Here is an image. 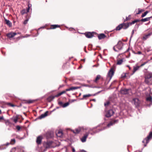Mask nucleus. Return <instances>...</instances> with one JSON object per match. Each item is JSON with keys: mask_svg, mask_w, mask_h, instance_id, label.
Segmentation results:
<instances>
[{"mask_svg": "<svg viewBox=\"0 0 152 152\" xmlns=\"http://www.w3.org/2000/svg\"><path fill=\"white\" fill-rule=\"evenodd\" d=\"M145 82L148 85L152 84V73L147 72L145 76Z\"/></svg>", "mask_w": 152, "mask_h": 152, "instance_id": "obj_1", "label": "nucleus"}, {"mask_svg": "<svg viewBox=\"0 0 152 152\" xmlns=\"http://www.w3.org/2000/svg\"><path fill=\"white\" fill-rule=\"evenodd\" d=\"M85 130L87 131V132L83 136L81 139V140L83 142H85L86 141V139L89 134L91 131L94 130L93 129L87 128H85Z\"/></svg>", "mask_w": 152, "mask_h": 152, "instance_id": "obj_2", "label": "nucleus"}, {"mask_svg": "<svg viewBox=\"0 0 152 152\" xmlns=\"http://www.w3.org/2000/svg\"><path fill=\"white\" fill-rule=\"evenodd\" d=\"M122 43L121 41H119L117 44L114 46L113 49L115 51H118L121 50L122 48Z\"/></svg>", "mask_w": 152, "mask_h": 152, "instance_id": "obj_3", "label": "nucleus"}, {"mask_svg": "<svg viewBox=\"0 0 152 152\" xmlns=\"http://www.w3.org/2000/svg\"><path fill=\"white\" fill-rule=\"evenodd\" d=\"M152 138V132H151L149 134V135L147 137L144 139L142 141V142L145 143L146 142V143H148L150 140Z\"/></svg>", "mask_w": 152, "mask_h": 152, "instance_id": "obj_4", "label": "nucleus"}, {"mask_svg": "<svg viewBox=\"0 0 152 152\" xmlns=\"http://www.w3.org/2000/svg\"><path fill=\"white\" fill-rule=\"evenodd\" d=\"M85 128H84L83 127H79L77 128L75 130H72V132L75 134H77L80 131H83L85 132Z\"/></svg>", "mask_w": 152, "mask_h": 152, "instance_id": "obj_5", "label": "nucleus"}, {"mask_svg": "<svg viewBox=\"0 0 152 152\" xmlns=\"http://www.w3.org/2000/svg\"><path fill=\"white\" fill-rule=\"evenodd\" d=\"M114 74V69L111 68L108 72L107 77H109L110 80Z\"/></svg>", "mask_w": 152, "mask_h": 152, "instance_id": "obj_6", "label": "nucleus"}, {"mask_svg": "<svg viewBox=\"0 0 152 152\" xmlns=\"http://www.w3.org/2000/svg\"><path fill=\"white\" fill-rule=\"evenodd\" d=\"M66 91V90L65 91H62V92L59 93L57 95H56L54 96H51L49 97V98H48V99H53L55 97H58V96L61 95L65 93Z\"/></svg>", "mask_w": 152, "mask_h": 152, "instance_id": "obj_7", "label": "nucleus"}, {"mask_svg": "<svg viewBox=\"0 0 152 152\" xmlns=\"http://www.w3.org/2000/svg\"><path fill=\"white\" fill-rule=\"evenodd\" d=\"M114 113L112 110H110L106 112L105 116L107 117H109L112 115Z\"/></svg>", "mask_w": 152, "mask_h": 152, "instance_id": "obj_8", "label": "nucleus"}, {"mask_svg": "<svg viewBox=\"0 0 152 152\" xmlns=\"http://www.w3.org/2000/svg\"><path fill=\"white\" fill-rule=\"evenodd\" d=\"M132 102L133 104H134L136 107H137L139 106V105L140 101L137 98H134L133 99Z\"/></svg>", "mask_w": 152, "mask_h": 152, "instance_id": "obj_9", "label": "nucleus"}, {"mask_svg": "<svg viewBox=\"0 0 152 152\" xmlns=\"http://www.w3.org/2000/svg\"><path fill=\"white\" fill-rule=\"evenodd\" d=\"M147 105L150 106L152 104V97L151 96H149L146 99Z\"/></svg>", "mask_w": 152, "mask_h": 152, "instance_id": "obj_10", "label": "nucleus"}, {"mask_svg": "<svg viewBox=\"0 0 152 152\" xmlns=\"http://www.w3.org/2000/svg\"><path fill=\"white\" fill-rule=\"evenodd\" d=\"M48 111H46L44 114H42L41 115L39 116L38 117V118L41 119L45 118L48 115Z\"/></svg>", "mask_w": 152, "mask_h": 152, "instance_id": "obj_11", "label": "nucleus"}, {"mask_svg": "<svg viewBox=\"0 0 152 152\" xmlns=\"http://www.w3.org/2000/svg\"><path fill=\"white\" fill-rule=\"evenodd\" d=\"M17 34L14 32H11L7 34V36L9 38H12L14 37Z\"/></svg>", "mask_w": 152, "mask_h": 152, "instance_id": "obj_12", "label": "nucleus"}, {"mask_svg": "<svg viewBox=\"0 0 152 152\" xmlns=\"http://www.w3.org/2000/svg\"><path fill=\"white\" fill-rule=\"evenodd\" d=\"M118 122V120H114V121H111L107 125V126L108 127H109L110 126L114 124H115L117 123Z\"/></svg>", "mask_w": 152, "mask_h": 152, "instance_id": "obj_13", "label": "nucleus"}, {"mask_svg": "<svg viewBox=\"0 0 152 152\" xmlns=\"http://www.w3.org/2000/svg\"><path fill=\"white\" fill-rule=\"evenodd\" d=\"M80 87H71L69 88L66 89V91H73L77 89L80 88Z\"/></svg>", "mask_w": 152, "mask_h": 152, "instance_id": "obj_14", "label": "nucleus"}, {"mask_svg": "<svg viewBox=\"0 0 152 152\" xmlns=\"http://www.w3.org/2000/svg\"><path fill=\"white\" fill-rule=\"evenodd\" d=\"M129 89H122L121 91V93L124 94H126L128 93V91Z\"/></svg>", "mask_w": 152, "mask_h": 152, "instance_id": "obj_15", "label": "nucleus"}, {"mask_svg": "<svg viewBox=\"0 0 152 152\" xmlns=\"http://www.w3.org/2000/svg\"><path fill=\"white\" fill-rule=\"evenodd\" d=\"M42 140V137L41 136H39L37 138L36 142L37 144H40L41 143Z\"/></svg>", "mask_w": 152, "mask_h": 152, "instance_id": "obj_16", "label": "nucleus"}, {"mask_svg": "<svg viewBox=\"0 0 152 152\" xmlns=\"http://www.w3.org/2000/svg\"><path fill=\"white\" fill-rule=\"evenodd\" d=\"M122 26V28L124 29H126L129 26V23H123L121 24Z\"/></svg>", "mask_w": 152, "mask_h": 152, "instance_id": "obj_17", "label": "nucleus"}, {"mask_svg": "<svg viewBox=\"0 0 152 152\" xmlns=\"http://www.w3.org/2000/svg\"><path fill=\"white\" fill-rule=\"evenodd\" d=\"M85 36L88 38H91L93 36L92 34L90 32H88L86 34H85Z\"/></svg>", "mask_w": 152, "mask_h": 152, "instance_id": "obj_18", "label": "nucleus"}, {"mask_svg": "<svg viewBox=\"0 0 152 152\" xmlns=\"http://www.w3.org/2000/svg\"><path fill=\"white\" fill-rule=\"evenodd\" d=\"M92 95L91 94H88L84 95L83 96V98L80 99L81 100H83L84 99H86L87 98L89 97Z\"/></svg>", "mask_w": 152, "mask_h": 152, "instance_id": "obj_19", "label": "nucleus"}, {"mask_svg": "<svg viewBox=\"0 0 152 152\" xmlns=\"http://www.w3.org/2000/svg\"><path fill=\"white\" fill-rule=\"evenodd\" d=\"M140 68V66H134L133 67V73L132 75L137 70H138Z\"/></svg>", "mask_w": 152, "mask_h": 152, "instance_id": "obj_20", "label": "nucleus"}, {"mask_svg": "<svg viewBox=\"0 0 152 152\" xmlns=\"http://www.w3.org/2000/svg\"><path fill=\"white\" fill-rule=\"evenodd\" d=\"M105 37V35L103 34H100L98 36V37L99 39H101L104 38Z\"/></svg>", "mask_w": 152, "mask_h": 152, "instance_id": "obj_21", "label": "nucleus"}, {"mask_svg": "<svg viewBox=\"0 0 152 152\" xmlns=\"http://www.w3.org/2000/svg\"><path fill=\"white\" fill-rule=\"evenodd\" d=\"M58 137H61L62 136L63 133L61 131H59L56 134Z\"/></svg>", "mask_w": 152, "mask_h": 152, "instance_id": "obj_22", "label": "nucleus"}, {"mask_svg": "<svg viewBox=\"0 0 152 152\" xmlns=\"http://www.w3.org/2000/svg\"><path fill=\"white\" fill-rule=\"evenodd\" d=\"M5 21L6 24L7 25L10 26V27L12 26V23L10 20H7V19H5Z\"/></svg>", "mask_w": 152, "mask_h": 152, "instance_id": "obj_23", "label": "nucleus"}, {"mask_svg": "<svg viewBox=\"0 0 152 152\" xmlns=\"http://www.w3.org/2000/svg\"><path fill=\"white\" fill-rule=\"evenodd\" d=\"M123 62V59H120V60H117V65H120Z\"/></svg>", "mask_w": 152, "mask_h": 152, "instance_id": "obj_24", "label": "nucleus"}, {"mask_svg": "<svg viewBox=\"0 0 152 152\" xmlns=\"http://www.w3.org/2000/svg\"><path fill=\"white\" fill-rule=\"evenodd\" d=\"M152 17H148L142 19L141 20V21L143 22H145L146 21H148L150 20V19L151 18H152Z\"/></svg>", "mask_w": 152, "mask_h": 152, "instance_id": "obj_25", "label": "nucleus"}, {"mask_svg": "<svg viewBox=\"0 0 152 152\" xmlns=\"http://www.w3.org/2000/svg\"><path fill=\"white\" fill-rule=\"evenodd\" d=\"M122 28V24H121L118 25L116 28V30H120Z\"/></svg>", "mask_w": 152, "mask_h": 152, "instance_id": "obj_26", "label": "nucleus"}, {"mask_svg": "<svg viewBox=\"0 0 152 152\" xmlns=\"http://www.w3.org/2000/svg\"><path fill=\"white\" fill-rule=\"evenodd\" d=\"M101 77V76L99 75H98L97 76L95 79L94 80V82L96 83L97 80H98Z\"/></svg>", "mask_w": 152, "mask_h": 152, "instance_id": "obj_27", "label": "nucleus"}, {"mask_svg": "<svg viewBox=\"0 0 152 152\" xmlns=\"http://www.w3.org/2000/svg\"><path fill=\"white\" fill-rule=\"evenodd\" d=\"M51 28L52 29H55L57 27H60V26L57 25H53L51 26Z\"/></svg>", "mask_w": 152, "mask_h": 152, "instance_id": "obj_28", "label": "nucleus"}, {"mask_svg": "<svg viewBox=\"0 0 152 152\" xmlns=\"http://www.w3.org/2000/svg\"><path fill=\"white\" fill-rule=\"evenodd\" d=\"M151 35V34H148L147 35H145L143 37V38L145 39H146L148 37L150 36Z\"/></svg>", "mask_w": 152, "mask_h": 152, "instance_id": "obj_29", "label": "nucleus"}, {"mask_svg": "<svg viewBox=\"0 0 152 152\" xmlns=\"http://www.w3.org/2000/svg\"><path fill=\"white\" fill-rule=\"evenodd\" d=\"M69 104V102H66L63 105V107L64 108L68 106Z\"/></svg>", "mask_w": 152, "mask_h": 152, "instance_id": "obj_30", "label": "nucleus"}, {"mask_svg": "<svg viewBox=\"0 0 152 152\" xmlns=\"http://www.w3.org/2000/svg\"><path fill=\"white\" fill-rule=\"evenodd\" d=\"M15 140L14 139H12L11 140L10 144H13L15 143Z\"/></svg>", "mask_w": 152, "mask_h": 152, "instance_id": "obj_31", "label": "nucleus"}, {"mask_svg": "<svg viewBox=\"0 0 152 152\" xmlns=\"http://www.w3.org/2000/svg\"><path fill=\"white\" fill-rule=\"evenodd\" d=\"M148 13V11H146L144 13L142 14L141 17H144L147 14V13Z\"/></svg>", "mask_w": 152, "mask_h": 152, "instance_id": "obj_32", "label": "nucleus"}, {"mask_svg": "<svg viewBox=\"0 0 152 152\" xmlns=\"http://www.w3.org/2000/svg\"><path fill=\"white\" fill-rule=\"evenodd\" d=\"M34 102V100H28L27 101V102L28 103H31L33 102Z\"/></svg>", "mask_w": 152, "mask_h": 152, "instance_id": "obj_33", "label": "nucleus"}, {"mask_svg": "<svg viewBox=\"0 0 152 152\" xmlns=\"http://www.w3.org/2000/svg\"><path fill=\"white\" fill-rule=\"evenodd\" d=\"M126 74L125 73H123L121 75V78H124L126 76Z\"/></svg>", "mask_w": 152, "mask_h": 152, "instance_id": "obj_34", "label": "nucleus"}, {"mask_svg": "<svg viewBox=\"0 0 152 152\" xmlns=\"http://www.w3.org/2000/svg\"><path fill=\"white\" fill-rule=\"evenodd\" d=\"M26 12H26V10L25 9L23 10L21 12V13L22 14H24L25 13H26Z\"/></svg>", "mask_w": 152, "mask_h": 152, "instance_id": "obj_35", "label": "nucleus"}, {"mask_svg": "<svg viewBox=\"0 0 152 152\" xmlns=\"http://www.w3.org/2000/svg\"><path fill=\"white\" fill-rule=\"evenodd\" d=\"M18 119L17 117H16L14 119L13 121L15 123H16L17 122Z\"/></svg>", "mask_w": 152, "mask_h": 152, "instance_id": "obj_36", "label": "nucleus"}, {"mask_svg": "<svg viewBox=\"0 0 152 152\" xmlns=\"http://www.w3.org/2000/svg\"><path fill=\"white\" fill-rule=\"evenodd\" d=\"M16 128L19 131L21 129V127L19 126H16Z\"/></svg>", "mask_w": 152, "mask_h": 152, "instance_id": "obj_37", "label": "nucleus"}, {"mask_svg": "<svg viewBox=\"0 0 152 152\" xmlns=\"http://www.w3.org/2000/svg\"><path fill=\"white\" fill-rule=\"evenodd\" d=\"M47 146H46V148H48L50 147V143L48 142H47L46 143Z\"/></svg>", "mask_w": 152, "mask_h": 152, "instance_id": "obj_38", "label": "nucleus"}, {"mask_svg": "<svg viewBox=\"0 0 152 152\" xmlns=\"http://www.w3.org/2000/svg\"><path fill=\"white\" fill-rule=\"evenodd\" d=\"M137 20H134V21H132L131 24H134V23H135L136 22H137Z\"/></svg>", "mask_w": 152, "mask_h": 152, "instance_id": "obj_39", "label": "nucleus"}, {"mask_svg": "<svg viewBox=\"0 0 152 152\" xmlns=\"http://www.w3.org/2000/svg\"><path fill=\"white\" fill-rule=\"evenodd\" d=\"M58 104L60 105H61L63 107V105L64 104H63V103L62 102H58Z\"/></svg>", "mask_w": 152, "mask_h": 152, "instance_id": "obj_40", "label": "nucleus"}, {"mask_svg": "<svg viewBox=\"0 0 152 152\" xmlns=\"http://www.w3.org/2000/svg\"><path fill=\"white\" fill-rule=\"evenodd\" d=\"M28 21V19H27L26 20H25L24 22V24H26L27 23Z\"/></svg>", "mask_w": 152, "mask_h": 152, "instance_id": "obj_41", "label": "nucleus"}, {"mask_svg": "<svg viewBox=\"0 0 152 152\" xmlns=\"http://www.w3.org/2000/svg\"><path fill=\"white\" fill-rule=\"evenodd\" d=\"M109 104V102H107L106 103H104V105L105 106L108 105Z\"/></svg>", "mask_w": 152, "mask_h": 152, "instance_id": "obj_42", "label": "nucleus"}, {"mask_svg": "<svg viewBox=\"0 0 152 152\" xmlns=\"http://www.w3.org/2000/svg\"><path fill=\"white\" fill-rule=\"evenodd\" d=\"M30 8L28 7V9H27L26 10V12H29Z\"/></svg>", "mask_w": 152, "mask_h": 152, "instance_id": "obj_43", "label": "nucleus"}, {"mask_svg": "<svg viewBox=\"0 0 152 152\" xmlns=\"http://www.w3.org/2000/svg\"><path fill=\"white\" fill-rule=\"evenodd\" d=\"M136 54H142V52L141 51H138Z\"/></svg>", "mask_w": 152, "mask_h": 152, "instance_id": "obj_44", "label": "nucleus"}, {"mask_svg": "<svg viewBox=\"0 0 152 152\" xmlns=\"http://www.w3.org/2000/svg\"><path fill=\"white\" fill-rule=\"evenodd\" d=\"M69 30L70 31H74L75 30L73 28H69Z\"/></svg>", "mask_w": 152, "mask_h": 152, "instance_id": "obj_45", "label": "nucleus"}, {"mask_svg": "<svg viewBox=\"0 0 152 152\" xmlns=\"http://www.w3.org/2000/svg\"><path fill=\"white\" fill-rule=\"evenodd\" d=\"M141 11L140 10H139L138 12L137 13V14H138L141 13Z\"/></svg>", "mask_w": 152, "mask_h": 152, "instance_id": "obj_46", "label": "nucleus"}, {"mask_svg": "<svg viewBox=\"0 0 152 152\" xmlns=\"http://www.w3.org/2000/svg\"><path fill=\"white\" fill-rule=\"evenodd\" d=\"M80 151L81 152H87L86 151L83 150H80Z\"/></svg>", "mask_w": 152, "mask_h": 152, "instance_id": "obj_47", "label": "nucleus"}, {"mask_svg": "<svg viewBox=\"0 0 152 152\" xmlns=\"http://www.w3.org/2000/svg\"><path fill=\"white\" fill-rule=\"evenodd\" d=\"M72 151L73 152H75V150L74 148H73L72 149Z\"/></svg>", "mask_w": 152, "mask_h": 152, "instance_id": "obj_48", "label": "nucleus"}, {"mask_svg": "<svg viewBox=\"0 0 152 152\" xmlns=\"http://www.w3.org/2000/svg\"><path fill=\"white\" fill-rule=\"evenodd\" d=\"M146 63V62H145V63H143V64H142L141 65V66H143V65H145Z\"/></svg>", "mask_w": 152, "mask_h": 152, "instance_id": "obj_49", "label": "nucleus"}, {"mask_svg": "<svg viewBox=\"0 0 152 152\" xmlns=\"http://www.w3.org/2000/svg\"><path fill=\"white\" fill-rule=\"evenodd\" d=\"M127 66L129 67V70H130L131 69V67H130V66H129L127 65Z\"/></svg>", "mask_w": 152, "mask_h": 152, "instance_id": "obj_50", "label": "nucleus"}, {"mask_svg": "<svg viewBox=\"0 0 152 152\" xmlns=\"http://www.w3.org/2000/svg\"><path fill=\"white\" fill-rule=\"evenodd\" d=\"M31 6V4H28V7L30 8Z\"/></svg>", "mask_w": 152, "mask_h": 152, "instance_id": "obj_51", "label": "nucleus"}, {"mask_svg": "<svg viewBox=\"0 0 152 152\" xmlns=\"http://www.w3.org/2000/svg\"><path fill=\"white\" fill-rule=\"evenodd\" d=\"M95 132L94 133H91V135H93V134L94 133H96L97 132Z\"/></svg>", "mask_w": 152, "mask_h": 152, "instance_id": "obj_52", "label": "nucleus"}, {"mask_svg": "<svg viewBox=\"0 0 152 152\" xmlns=\"http://www.w3.org/2000/svg\"><path fill=\"white\" fill-rule=\"evenodd\" d=\"M134 30H133L132 32V35L134 34Z\"/></svg>", "mask_w": 152, "mask_h": 152, "instance_id": "obj_53", "label": "nucleus"}, {"mask_svg": "<svg viewBox=\"0 0 152 152\" xmlns=\"http://www.w3.org/2000/svg\"><path fill=\"white\" fill-rule=\"evenodd\" d=\"M10 143H7L6 144V145H7V146L9 145V144H10Z\"/></svg>", "mask_w": 152, "mask_h": 152, "instance_id": "obj_54", "label": "nucleus"}, {"mask_svg": "<svg viewBox=\"0 0 152 152\" xmlns=\"http://www.w3.org/2000/svg\"><path fill=\"white\" fill-rule=\"evenodd\" d=\"M128 20V18L127 17H126V18L125 20L126 21Z\"/></svg>", "mask_w": 152, "mask_h": 152, "instance_id": "obj_55", "label": "nucleus"}, {"mask_svg": "<svg viewBox=\"0 0 152 152\" xmlns=\"http://www.w3.org/2000/svg\"><path fill=\"white\" fill-rule=\"evenodd\" d=\"M115 81H114L113 82V83H112L111 84H113V83L115 82Z\"/></svg>", "mask_w": 152, "mask_h": 152, "instance_id": "obj_56", "label": "nucleus"}, {"mask_svg": "<svg viewBox=\"0 0 152 152\" xmlns=\"http://www.w3.org/2000/svg\"><path fill=\"white\" fill-rule=\"evenodd\" d=\"M92 100L94 101H95L96 100L95 99H92Z\"/></svg>", "mask_w": 152, "mask_h": 152, "instance_id": "obj_57", "label": "nucleus"}, {"mask_svg": "<svg viewBox=\"0 0 152 152\" xmlns=\"http://www.w3.org/2000/svg\"><path fill=\"white\" fill-rule=\"evenodd\" d=\"M82 61H85V59H83L81 60Z\"/></svg>", "mask_w": 152, "mask_h": 152, "instance_id": "obj_58", "label": "nucleus"}, {"mask_svg": "<svg viewBox=\"0 0 152 152\" xmlns=\"http://www.w3.org/2000/svg\"><path fill=\"white\" fill-rule=\"evenodd\" d=\"M1 110H0V114L1 113Z\"/></svg>", "mask_w": 152, "mask_h": 152, "instance_id": "obj_59", "label": "nucleus"}, {"mask_svg": "<svg viewBox=\"0 0 152 152\" xmlns=\"http://www.w3.org/2000/svg\"><path fill=\"white\" fill-rule=\"evenodd\" d=\"M139 152H142L141 151H139Z\"/></svg>", "mask_w": 152, "mask_h": 152, "instance_id": "obj_60", "label": "nucleus"}, {"mask_svg": "<svg viewBox=\"0 0 152 152\" xmlns=\"http://www.w3.org/2000/svg\"><path fill=\"white\" fill-rule=\"evenodd\" d=\"M58 108H59V107H57V109H58Z\"/></svg>", "mask_w": 152, "mask_h": 152, "instance_id": "obj_61", "label": "nucleus"}, {"mask_svg": "<svg viewBox=\"0 0 152 152\" xmlns=\"http://www.w3.org/2000/svg\"><path fill=\"white\" fill-rule=\"evenodd\" d=\"M144 145L145 146H146V145Z\"/></svg>", "mask_w": 152, "mask_h": 152, "instance_id": "obj_62", "label": "nucleus"}, {"mask_svg": "<svg viewBox=\"0 0 152 152\" xmlns=\"http://www.w3.org/2000/svg\"><path fill=\"white\" fill-rule=\"evenodd\" d=\"M25 37H23V38H24Z\"/></svg>", "mask_w": 152, "mask_h": 152, "instance_id": "obj_63", "label": "nucleus"}, {"mask_svg": "<svg viewBox=\"0 0 152 152\" xmlns=\"http://www.w3.org/2000/svg\"><path fill=\"white\" fill-rule=\"evenodd\" d=\"M147 51H148V52L149 51V50H148Z\"/></svg>", "mask_w": 152, "mask_h": 152, "instance_id": "obj_64", "label": "nucleus"}]
</instances>
